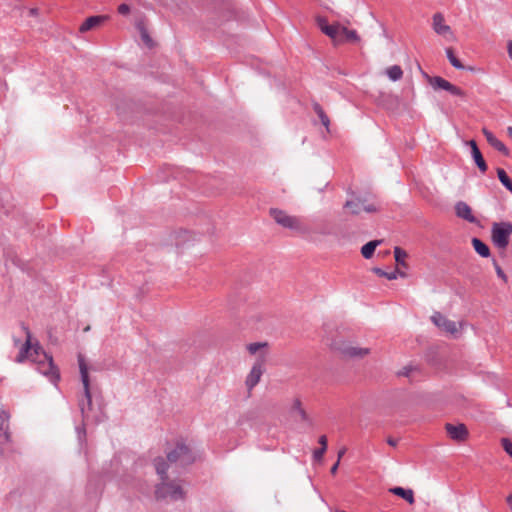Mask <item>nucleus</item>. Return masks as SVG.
I'll use <instances>...</instances> for the list:
<instances>
[{
  "mask_svg": "<svg viewBox=\"0 0 512 512\" xmlns=\"http://www.w3.org/2000/svg\"><path fill=\"white\" fill-rule=\"evenodd\" d=\"M22 330L26 335V340L22 345L16 362L22 363L29 359L37 366V370L47 376L51 382H57L60 378L59 371L53 362L51 355H48L40 346L39 342H32V334L24 323L21 324Z\"/></svg>",
  "mask_w": 512,
  "mask_h": 512,
  "instance_id": "obj_1",
  "label": "nucleus"
},
{
  "mask_svg": "<svg viewBox=\"0 0 512 512\" xmlns=\"http://www.w3.org/2000/svg\"><path fill=\"white\" fill-rule=\"evenodd\" d=\"M270 215L278 225L301 236L308 235L311 232L310 227L301 217L289 215L287 212L277 208H271Z\"/></svg>",
  "mask_w": 512,
  "mask_h": 512,
  "instance_id": "obj_2",
  "label": "nucleus"
},
{
  "mask_svg": "<svg viewBox=\"0 0 512 512\" xmlns=\"http://www.w3.org/2000/svg\"><path fill=\"white\" fill-rule=\"evenodd\" d=\"M78 362H79L81 381H82L83 388H84V395H83V398L79 401V408L82 413L83 419L88 421L92 418L90 415V412L92 410V398H91V393H90V382H89L88 368H87L84 358L81 355H79V357H78Z\"/></svg>",
  "mask_w": 512,
  "mask_h": 512,
  "instance_id": "obj_3",
  "label": "nucleus"
},
{
  "mask_svg": "<svg viewBox=\"0 0 512 512\" xmlns=\"http://www.w3.org/2000/svg\"><path fill=\"white\" fill-rule=\"evenodd\" d=\"M512 235V223L509 221L494 222L491 226V241L493 245L500 249L506 250Z\"/></svg>",
  "mask_w": 512,
  "mask_h": 512,
  "instance_id": "obj_4",
  "label": "nucleus"
},
{
  "mask_svg": "<svg viewBox=\"0 0 512 512\" xmlns=\"http://www.w3.org/2000/svg\"><path fill=\"white\" fill-rule=\"evenodd\" d=\"M155 495L157 499L180 500L184 498L185 493L180 485L162 480L156 487Z\"/></svg>",
  "mask_w": 512,
  "mask_h": 512,
  "instance_id": "obj_5",
  "label": "nucleus"
},
{
  "mask_svg": "<svg viewBox=\"0 0 512 512\" xmlns=\"http://www.w3.org/2000/svg\"><path fill=\"white\" fill-rule=\"evenodd\" d=\"M344 208L348 209L351 214L358 215L361 211L367 213H375L381 209L379 202H368L366 199L355 197L354 199L346 201Z\"/></svg>",
  "mask_w": 512,
  "mask_h": 512,
  "instance_id": "obj_6",
  "label": "nucleus"
},
{
  "mask_svg": "<svg viewBox=\"0 0 512 512\" xmlns=\"http://www.w3.org/2000/svg\"><path fill=\"white\" fill-rule=\"evenodd\" d=\"M167 459L170 463L179 462L181 466L190 465L195 461L191 449L182 442L177 443L175 449L167 454Z\"/></svg>",
  "mask_w": 512,
  "mask_h": 512,
  "instance_id": "obj_7",
  "label": "nucleus"
},
{
  "mask_svg": "<svg viewBox=\"0 0 512 512\" xmlns=\"http://www.w3.org/2000/svg\"><path fill=\"white\" fill-rule=\"evenodd\" d=\"M264 362V357H261L252 366V369L247 375L245 381L248 390H252L259 383L264 372Z\"/></svg>",
  "mask_w": 512,
  "mask_h": 512,
  "instance_id": "obj_8",
  "label": "nucleus"
},
{
  "mask_svg": "<svg viewBox=\"0 0 512 512\" xmlns=\"http://www.w3.org/2000/svg\"><path fill=\"white\" fill-rule=\"evenodd\" d=\"M318 26L320 30L330 37L335 42H342L341 38V28L340 24H328L325 18L319 17L317 19Z\"/></svg>",
  "mask_w": 512,
  "mask_h": 512,
  "instance_id": "obj_9",
  "label": "nucleus"
},
{
  "mask_svg": "<svg viewBox=\"0 0 512 512\" xmlns=\"http://www.w3.org/2000/svg\"><path fill=\"white\" fill-rule=\"evenodd\" d=\"M431 320L437 327L441 328L445 332H447L453 336H456L458 334L457 323L452 320H449L444 315H442L440 312H435L431 316Z\"/></svg>",
  "mask_w": 512,
  "mask_h": 512,
  "instance_id": "obj_10",
  "label": "nucleus"
},
{
  "mask_svg": "<svg viewBox=\"0 0 512 512\" xmlns=\"http://www.w3.org/2000/svg\"><path fill=\"white\" fill-rule=\"evenodd\" d=\"M445 429L449 437L453 440L464 441L468 437V430L464 424L454 425L447 423Z\"/></svg>",
  "mask_w": 512,
  "mask_h": 512,
  "instance_id": "obj_11",
  "label": "nucleus"
},
{
  "mask_svg": "<svg viewBox=\"0 0 512 512\" xmlns=\"http://www.w3.org/2000/svg\"><path fill=\"white\" fill-rule=\"evenodd\" d=\"M455 213L457 217L469 222L477 223V218L473 215L471 207L464 201H459L455 204Z\"/></svg>",
  "mask_w": 512,
  "mask_h": 512,
  "instance_id": "obj_12",
  "label": "nucleus"
},
{
  "mask_svg": "<svg viewBox=\"0 0 512 512\" xmlns=\"http://www.w3.org/2000/svg\"><path fill=\"white\" fill-rule=\"evenodd\" d=\"M482 133L485 136L487 142L497 151L505 156L509 155V150L506 145L500 141L490 130L483 128Z\"/></svg>",
  "mask_w": 512,
  "mask_h": 512,
  "instance_id": "obj_13",
  "label": "nucleus"
},
{
  "mask_svg": "<svg viewBox=\"0 0 512 512\" xmlns=\"http://www.w3.org/2000/svg\"><path fill=\"white\" fill-rule=\"evenodd\" d=\"M467 144L470 146L471 148V156L475 162V164L477 165V167L479 168V170L482 172V173H485L487 171V164L481 154V151L479 150L478 146H477V143L476 141L474 140H469L467 142Z\"/></svg>",
  "mask_w": 512,
  "mask_h": 512,
  "instance_id": "obj_14",
  "label": "nucleus"
},
{
  "mask_svg": "<svg viewBox=\"0 0 512 512\" xmlns=\"http://www.w3.org/2000/svg\"><path fill=\"white\" fill-rule=\"evenodd\" d=\"M433 29L438 35L446 36L447 34H451V28L449 25L445 24L444 16L441 13H436L433 15Z\"/></svg>",
  "mask_w": 512,
  "mask_h": 512,
  "instance_id": "obj_15",
  "label": "nucleus"
},
{
  "mask_svg": "<svg viewBox=\"0 0 512 512\" xmlns=\"http://www.w3.org/2000/svg\"><path fill=\"white\" fill-rule=\"evenodd\" d=\"M105 20L104 16H91L88 17L80 26V32L84 33L90 29L100 25Z\"/></svg>",
  "mask_w": 512,
  "mask_h": 512,
  "instance_id": "obj_16",
  "label": "nucleus"
},
{
  "mask_svg": "<svg viewBox=\"0 0 512 512\" xmlns=\"http://www.w3.org/2000/svg\"><path fill=\"white\" fill-rule=\"evenodd\" d=\"M392 494L399 496L406 500L409 504H413L414 499V492L412 489H405L402 487H393L389 490Z\"/></svg>",
  "mask_w": 512,
  "mask_h": 512,
  "instance_id": "obj_17",
  "label": "nucleus"
},
{
  "mask_svg": "<svg viewBox=\"0 0 512 512\" xmlns=\"http://www.w3.org/2000/svg\"><path fill=\"white\" fill-rule=\"evenodd\" d=\"M373 272L380 277H385L388 280H395L398 277H402V278L406 277V274L404 272H401L398 269H395L391 272H385L381 268L375 267V268H373Z\"/></svg>",
  "mask_w": 512,
  "mask_h": 512,
  "instance_id": "obj_18",
  "label": "nucleus"
},
{
  "mask_svg": "<svg viewBox=\"0 0 512 512\" xmlns=\"http://www.w3.org/2000/svg\"><path fill=\"white\" fill-rule=\"evenodd\" d=\"M472 245L474 250L484 258H487L490 256V249L487 244H485L482 240L479 238H473L472 239Z\"/></svg>",
  "mask_w": 512,
  "mask_h": 512,
  "instance_id": "obj_19",
  "label": "nucleus"
},
{
  "mask_svg": "<svg viewBox=\"0 0 512 512\" xmlns=\"http://www.w3.org/2000/svg\"><path fill=\"white\" fill-rule=\"evenodd\" d=\"M154 466L157 474L161 477V480H167V469L168 465L164 458L158 457L154 459Z\"/></svg>",
  "mask_w": 512,
  "mask_h": 512,
  "instance_id": "obj_20",
  "label": "nucleus"
},
{
  "mask_svg": "<svg viewBox=\"0 0 512 512\" xmlns=\"http://www.w3.org/2000/svg\"><path fill=\"white\" fill-rule=\"evenodd\" d=\"M136 28L138 29L142 41L145 43L147 47L153 46V40L150 37L148 30L146 29V26L143 21H139L136 23Z\"/></svg>",
  "mask_w": 512,
  "mask_h": 512,
  "instance_id": "obj_21",
  "label": "nucleus"
},
{
  "mask_svg": "<svg viewBox=\"0 0 512 512\" xmlns=\"http://www.w3.org/2000/svg\"><path fill=\"white\" fill-rule=\"evenodd\" d=\"M387 77L393 81H399L403 77V70L399 65H392L385 70Z\"/></svg>",
  "mask_w": 512,
  "mask_h": 512,
  "instance_id": "obj_22",
  "label": "nucleus"
},
{
  "mask_svg": "<svg viewBox=\"0 0 512 512\" xmlns=\"http://www.w3.org/2000/svg\"><path fill=\"white\" fill-rule=\"evenodd\" d=\"M313 110L318 115L322 125L325 126L327 131H329L330 119L327 116V114L325 113V111L323 110L322 106L319 103L314 102Z\"/></svg>",
  "mask_w": 512,
  "mask_h": 512,
  "instance_id": "obj_23",
  "label": "nucleus"
},
{
  "mask_svg": "<svg viewBox=\"0 0 512 512\" xmlns=\"http://www.w3.org/2000/svg\"><path fill=\"white\" fill-rule=\"evenodd\" d=\"M380 243H381V241H379V240H373V241H370V242L366 243L365 245H363L361 248L362 256L365 259H370L373 256V253H374L376 247Z\"/></svg>",
  "mask_w": 512,
  "mask_h": 512,
  "instance_id": "obj_24",
  "label": "nucleus"
},
{
  "mask_svg": "<svg viewBox=\"0 0 512 512\" xmlns=\"http://www.w3.org/2000/svg\"><path fill=\"white\" fill-rule=\"evenodd\" d=\"M497 176L501 184L512 194V180L502 168L497 169Z\"/></svg>",
  "mask_w": 512,
  "mask_h": 512,
  "instance_id": "obj_25",
  "label": "nucleus"
},
{
  "mask_svg": "<svg viewBox=\"0 0 512 512\" xmlns=\"http://www.w3.org/2000/svg\"><path fill=\"white\" fill-rule=\"evenodd\" d=\"M430 84L435 90L446 91L450 82L440 76H435L430 79Z\"/></svg>",
  "mask_w": 512,
  "mask_h": 512,
  "instance_id": "obj_26",
  "label": "nucleus"
},
{
  "mask_svg": "<svg viewBox=\"0 0 512 512\" xmlns=\"http://www.w3.org/2000/svg\"><path fill=\"white\" fill-rule=\"evenodd\" d=\"M341 38L342 41H359V36L355 30H349L346 27L342 26L341 28Z\"/></svg>",
  "mask_w": 512,
  "mask_h": 512,
  "instance_id": "obj_27",
  "label": "nucleus"
},
{
  "mask_svg": "<svg viewBox=\"0 0 512 512\" xmlns=\"http://www.w3.org/2000/svg\"><path fill=\"white\" fill-rule=\"evenodd\" d=\"M394 257H395V261L397 262L398 265L407 267V264L405 261V259L407 258V253L405 250H403L400 247H395L394 248Z\"/></svg>",
  "mask_w": 512,
  "mask_h": 512,
  "instance_id": "obj_28",
  "label": "nucleus"
},
{
  "mask_svg": "<svg viewBox=\"0 0 512 512\" xmlns=\"http://www.w3.org/2000/svg\"><path fill=\"white\" fill-rule=\"evenodd\" d=\"M446 56H447L450 64L454 68L459 69V70L464 69V66L462 65L460 60L454 55V52H453L452 48H447L446 49Z\"/></svg>",
  "mask_w": 512,
  "mask_h": 512,
  "instance_id": "obj_29",
  "label": "nucleus"
},
{
  "mask_svg": "<svg viewBox=\"0 0 512 512\" xmlns=\"http://www.w3.org/2000/svg\"><path fill=\"white\" fill-rule=\"evenodd\" d=\"M292 410L298 413V415L302 421H308V419H309L308 415L305 412V410L302 408V404L299 399H295L293 401Z\"/></svg>",
  "mask_w": 512,
  "mask_h": 512,
  "instance_id": "obj_30",
  "label": "nucleus"
},
{
  "mask_svg": "<svg viewBox=\"0 0 512 512\" xmlns=\"http://www.w3.org/2000/svg\"><path fill=\"white\" fill-rule=\"evenodd\" d=\"M369 353L367 348L350 347L346 350V354L350 357H363Z\"/></svg>",
  "mask_w": 512,
  "mask_h": 512,
  "instance_id": "obj_31",
  "label": "nucleus"
},
{
  "mask_svg": "<svg viewBox=\"0 0 512 512\" xmlns=\"http://www.w3.org/2000/svg\"><path fill=\"white\" fill-rule=\"evenodd\" d=\"M446 91L449 92L450 94H452L454 96H458V97H463L465 95L464 91L461 88L453 85L452 83L449 84Z\"/></svg>",
  "mask_w": 512,
  "mask_h": 512,
  "instance_id": "obj_32",
  "label": "nucleus"
},
{
  "mask_svg": "<svg viewBox=\"0 0 512 512\" xmlns=\"http://www.w3.org/2000/svg\"><path fill=\"white\" fill-rule=\"evenodd\" d=\"M501 444L504 451L512 458V441L508 438H502Z\"/></svg>",
  "mask_w": 512,
  "mask_h": 512,
  "instance_id": "obj_33",
  "label": "nucleus"
},
{
  "mask_svg": "<svg viewBox=\"0 0 512 512\" xmlns=\"http://www.w3.org/2000/svg\"><path fill=\"white\" fill-rule=\"evenodd\" d=\"M266 345H267L266 343H261V342L250 343L247 346V349L251 354H255L260 348H262Z\"/></svg>",
  "mask_w": 512,
  "mask_h": 512,
  "instance_id": "obj_34",
  "label": "nucleus"
},
{
  "mask_svg": "<svg viewBox=\"0 0 512 512\" xmlns=\"http://www.w3.org/2000/svg\"><path fill=\"white\" fill-rule=\"evenodd\" d=\"M325 452H326V450H324L323 448H320V447L315 449L313 451V459H314V461L321 462L323 460Z\"/></svg>",
  "mask_w": 512,
  "mask_h": 512,
  "instance_id": "obj_35",
  "label": "nucleus"
},
{
  "mask_svg": "<svg viewBox=\"0 0 512 512\" xmlns=\"http://www.w3.org/2000/svg\"><path fill=\"white\" fill-rule=\"evenodd\" d=\"M493 263H494V267H495L497 276L499 278H501L504 282H507V276L504 273V271L502 270V268L499 266V264L496 262V260H494Z\"/></svg>",
  "mask_w": 512,
  "mask_h": 512,
  "instance_id": "obj_36",
  "label": "nucleus"
},
{
  "mask_svg": "<svg viewBox=\"0 0 512 512\" xmlns=\"http://www.w3.org/2000/svg\"><path fill=\"white\" fill-rule=\"evenodd\" d=\"M414 370L413 367L411 366H406L404 367L401 371L398 372V375L399 376H405V377H409L411 375V372Z\"/></svg>",
  "mask_w": 512,
  "mask_h": 512,
  "instance_id": "obj_37",
  "label": "nucleus"
},
{
  "mask_svg": "<svg viewBox=\"0 0 512 512\" xmlns=\"http://www.w3.org/2000/svg\"><path fill=\"white\" fill-rule=\"evenodd\" d=\"M318 443L320 444V448H323L327 451V437L325 435H321L319 437Z\"/></svg>",
  "mask_w": 512,
  "mask_h": 512,
  "instance_id": "obj_38",
  "label": "nucleus"
},
{
  "mask_svg": "<svg viewBox=\"0 0 512 512\" xmlns=\"http://www.w3.org/2000/svg\"><path fill=\"white\" fill-rule=\"evenodd\" d=\"M130 11V8L127 4H121L118 7V12L120 14H127Z\"/></svg>",
  "mask_w": 512,
  "mask_h": 512,
  "instance_id": "obj_39",
  "label": "nucleus"
},
{
  "mask_svg": "<svg viewBox=\"0 0 512 512\" xmlns=\"http://www.w3.org/2000/svg\"><path fill=\"white\" fill-rule=\"evenodd\" d=\"M339 463H340V462H339V459H337V462H336V463L331 467V469H330V473H331L332 475H335V474H336V472H337V470H338V467H339Z\"/></svg>",
  "mask_w": 512,
  "mask_h": 512,
  "instance_id": "obj_40",
  "label": "nucleus"
},
{
  "mask_svg": "<svg viewBox=\"0 0 512 512\" xmlns=\"http://www.w3.org/2000/svg\"><path fill=\"white\" fill-rule=\"evenodd\" d=\"M507 52L509 58L512 60V40L508 41L507 43Z\"/></svg>",
  "mask_w": 512,
  "mask_h": 512,
  "instance_id": "obj_41",
  "label": "nucleus"
},
{
  "mask_svg": "<svg viewBox=\"0 0 512 512\" xmlns=\"http://www.w3.org/2000/svg\"><path fill=\"white\" fill-rule=\"evenodd\" d=\"M345 453H346V448L345 447H343L342 449H340L338 451V455L337 456H338L339 461L341 460V458L344 456Z\"/></svg>",
  "mask_w": 512,
  "mask_h": 512,
  "instance_id": "obj_42",
  "label": "nucleus"
},
{
  "mask_svg": "<svg viewBox=\"0 0 512 512\" xmlns=\"http://www.w3.org/2000/svg\"><path fill=\"white\" fill-rule=\"evenodd\" d=\"M8 418H9V415H5V418H2L0 420V430L3 429V426H4L5 422L8 420Z\"/></svg>",
  "mask_w": 512,
  "mask_h": 512,
  "instance_id": "obj_43",
  "label": "nucleus"
},
{
  "mask_svg": "<svg viewBox=\"0 0 512 512\" xmlns=\"http://www.w3.org/2000/svg\"><path fill=\"white\" fill-rule=\"evenodd\" d=\"M387 443L391 446H396L397 445V440L393 439V438H388L387 439Z\"/></svg>",
  "mask_w": 512,
  "mask_h": 512,
  "instance_id": "obj_44",
  "label": "nucleus"
},
{
  "mask_svg": "<svg viewBox=\"0 0 512 512\" xmlns=\"http://www.w3.org/2000/svg\"><path fill=\"white\" fill-rule=\"evenodd\" d=\"M507 134H508V136L512 139V126H509V127L507 128Z\"/></svg>",
  "mask_w": 512,
  "mask_h": 512,
  "instance_id": "obj_45",
  "label": "nucleus"
},
{
  "mask_svg": "<svg viewBox=\"0 0 512 512\" xmlns=\"http://www.w3.org/2000/svg\"><path fill=\"white\" fill-rule=\"evenodd\" d=\"M5 415H9V414L7 412H5V411H2V413L0 414V420L2 418H5Z\"/></svg>",
  "mask_w": 512,
  "mask_h": 512,
  "instance_id": "obj_46",
  "label": "nucleus"
}]
</instances>
